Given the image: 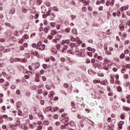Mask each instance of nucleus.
I'll return each instance as SVG.
<instances>
[{"label":"nucleus","mask_w":130,"mask_h":130,"mask_svg":"<svg viewBox=\"0 0 130 130\" xmlns=\"http://www.w3.org/2000/svg\"><path fill=\"white\" fill-rule=\"evenodd\" d=\"M29 127L30 128H31L32 129H34L35 126H34V125H33V124H29Z\"/></svg>","instance_id":"26"},{"label":"nucleus","mask_w":130,"mask_h":130,"mask_svg":"<svg viewBox=\"0 0 130 130\" xmlns=\"http://www.w3.org/2000/svg\"><path fill=\"white\" fill-rule=\"evenodd\" d=\"M53 10L55 11V12H58L59 11V9H58L57 8V7H53Z\"/></svg>","instance_id":"23"},{"label":"nucleus","mask_w":130,"mask_h":130,"mask_svg":"<svg viewBox=\"0 0 130 130\" xmlns=\"http://www.w3.org/2000/svg\"><path fill=\"white\" fill-rule=\"evenodd\" d=\"M49 30V29L47 27L44 28V31L45 32V33H48Z\"/></svg>","instance_id":"42"},{"label":"nucleus","mask_w":130,"mask_h":130,"mask_svg":"<svg viewBox=\"0 0 130 130\" xmlns=\"http://www.w3.org/2000/svg\"><path fill=\"white\" fill-rule=\"evenodd\" d=\"M16 94L17 95H20V94H21V91H20V90L18 89L16 90Z\"/></svg>","instance_id":"50"},{"label":"nucleus","mask_w":130,"mask_h":130,"mask_svg":"<svg viewBox=\"0 0 130 130\" xmlns=\"http://www.w3.org/2000/svg\"><path fill=\"white\" fill-rule=\"evenodd\" d=\"M127 67L126 66H123L122 67V72L123 73H124V72H125V70H127Z\"/></svg>","instance_id":"22"},{"label":"nucleus","mask_w":130,"mask_h":130,"mask_svg":"<svg viewBox=\"0 0 130 130\" xmlns=\"http://www.w3.org/2000/svg\"><path fill=\"white\" fill-rule=\"evenodd\" d=\"M76 17L77 16L76 15H72L71 16V20H75V19H76Z\"/></svg>","instance_id":"36"},{"label":"nucleus","mask_w":130,"mask_h":130,"mask_svg":"<svg viewBox=\"0 0 130 130\" xmlns=\"http://www.w3.org/2000/svg\"><path fill=\"white\" fill-rule=\"evenodd\" d=\"M53 95H54V92L52 91V92H50L49 98H52V97H53Z\"/></svg>","instance_id":"29"},{"label":"nucleus","mask_w":130,"mask_h":130,"mask_svg":"<svg viewBox=\"0 0 130 130\" xmlns=\"http://www.w3.org/2000/svg\"><path fill=\"white\" fill-rule=\"evenodd\" d=\"M44 124L45 125H48V124H49V121H45L44 122Z\"/></svg>","instance_id":"39"},{"label":"nucleus","mask_w":130,"mask_h":130,"mask_svg":"<svg viewBox=\"0 0 130 130\" xmlns=\"http://www.w3.org/2000/svg\"><path fill=\"white\" fill-rule=\"evenodd\" d=\"M10 127L12 128V129H17V126L16 125H10Z\"/></svg>","instance_id":"24"},{"label":"nucleus","mask_w":130,"mask_h":130,"mask_svg":"<svg viewBox=\"0 0 130 130\" xmlns=\"http://www.w3.org/2000/svg\"><path fill=\"white\" fill-rule=\"evenodd\" d=\"M117 91L118 92H121V91H122V88H121V87L120 86H118L117 88Z\"/></svg>","instance_id":"34"},{"label":"nucleus","mask_w":130,"mask_h":130,"mask_svg":"<svg viewBox=\"0 0 130 130\" xmlns=\"http://www.w3.org/2000/svg\"><path fill=\"white\" fill-rule=\"evenodd\" d=\"M15 59H16L15 60H16V61H21V60H22V59L19 58H16Z\"/></svg>","instance_id":"62"},{"label":"nucleus","mask_w":130,"mask_h":130,"mask_svg":"<svg viewBox=\"0 0 130 130\" xmlns=\"http://www.w3.org/2000/svg\"><path fill=\"white\" fill-rule=\"evenodd\" d=\"M125 55H124V54H123V53H122L121 55H120V58H123L124 57H125Z\"/></svg>","instance_id":"53"},{"label":"nucleus","mask_w":130,"mask_h":130,"mask_svg":"<svg viewBox=\"0 0 130 130\" xmlns=\"http://www.w3.org/2000/svg\"><path fill=\"white\" fill-rule=\"evenodd\" d=\"M50 24H51V25L52 26V27H55V25H56L55 23L51 22Z\"/></svg>","instance_id":"60"},{"label":"nucleus","mask_w":130,"mask_h":130,"mask_svg":"<svg viewBox=\"0 0 130 130\" xmlns=\"http://www.w3.org/2000/svg\"><path fill=\"white\" fill-rule=\"evenodd\" d=\"M104 50L105 51L108 50V48L107 47V44H105L104 45Z\"/></svg>","instance_id":"31"},{"label":"nucleus","mask_w":130,"mask_h":130,"mask_svg":"<svg viewBox=\"0 0 130 130\" xmlns=\"http://www.w3.org/2000/svg\"><path fill=\"white\" fill-rule=\"evenodd\" d=\"M38 117H39V118L41 119V120H43L44 117H43V115H42V114L39 113L38 115Z\"/></svg>","instance_id":"17"},{"label":"nucleus","mask_w":130,"mask_h":130,"mask_svg":"<svg viewBox=\"0 0 130 130\" xmlns=\"http://www.w3.org/2000/svg\"><path fill=\"white\" fill-rule=\"evenodd\" d=\"M46 88L47 90H50L51 89L50 86L48 84L46 85Z\"/></svg>","instance_id":"48"},{"label":"nucleus","mask_w":130,"mask_h":130,"mask_svg":"<svg viewBox=\"0 0 130 130\" xmlns=\"http://www.w3.org/2000/svg\"><path fill=\"white\" fill-rule=\"evenodd\" d=\"M32 47L36 48H38L40 45V42H39L38 44L33 43L32 44Z\"/></svg>","instance_id":"9"},{"label":"nucleus","mask_w":130,"mask_h":130,"mask_svg":"<svg viewBox=\"0 0 130 130\" xmlns=\"http://www.w3.org/2000/svg\"><path fill=\"white\" fill-rule=\"evenodd\" d=\"M18 115L19 116H22V111H21V110H19L18 112Z\"/></svg>","instance_id":"54"},{"label":"nucleus","mask_w":130,"mask_h":130,"mask_svg":"<svg viewBox=\"0 0 130 130\" xmlns=\"http://www.w3.org/2000/svg\"><path fill=\"white\" fill-rule=\"evenodd\" d=\"M71 31V27H67L65 29V32H67V33H70Z\"/></svg>","instance_id":"21"},{"label":"nucleus","mask_w":130,"mask_h":130,"mask_svg":"<svg viewBox=\"0 0 130 130\" xmlns=\"http://www.w3.org/2000/svg\"><path fill=\"white\" fill-rule=\"evenodd\" d=\"M115 1V0H108V1L107 2L106 4L107 7H109V6H111V7H112V6L114 5Z\"/></svg>","instance_id":"3"},{"label":"nucleus","mask_w":130,"mask_h":130,"mask_svg":"<svg viewBox=\"0 0 130 130\" xmlns=\"http://www.w3.org/2000/svg\"><path fill=\"white\" fill-rule=\"evenodd\" d=\"M27 61H28V60L26 58H24L23 59H21V62L26 63V62H27Z\"/></svg>","instance_id":"20"},{"label":"nucleus","mask_w":130,"mask_h":130,"mask_svg":"<svg viewBox=\"0 0 130 130\" xmlns=\"http://www.w3.org/2000/svg\"><path fill=\"white\" fill-rule=\"evenodd\" d=\"M105 53L107 55H111L112 54V53L110 51H108V50H106Z\"/></svg>","instance_id":"15"},{"label":"nucleus","mask_w":130,"mask_h":130,"mask_svg":"<svg viewBox=\"0 0 130 130\" xmlns=\"http://www.w3.org/2000/svg\"><path fill=\"white\" fill-rule=\"evenodd\" d=\"M74 122L71 121L69 123H66V122H64V123H65L64 125H61L60 126V128L61 129H70V126L69 125H71V123H73Z\"/></svg>","instance_id":"1"},{"label":"nucleus","mask_w":130,"mask_h":130,"mask_svg":"<svg viewBox=\"0 0 130 130\" xmlns=\"http://www.w3.org/2000/svg\"><path fill=\"white\" fill-rule=\"evenodd\" d=\"M43 68L45 69V70H46L47 69V64H43Z\"/></svg>","instance_id":"43"},{"label":"nucleus","mask_w":130,"mask_h":130,"mask_svg":"<svg viewBox=\"0 0 130 130\" xmlns=\"http://www.w3.org/2000/svg\"><path fill=\"white\" fill-rule=\"evenodd\" d=\"M61 117L62 118H68V117L67 116V114L66 113H63L62 115H61Z\"/></svg>","instance_id":"27"},{"label":"nucleus","mask_w":130,"mask_h":130,"mask_svg":"<svg viewBox=\"0 0 130 130\" xmlns=\"http://www.w3.org/2000/svg\"><path fill=\"white\" fill-rule=\"evenodd\" d=\"M83 4H84L85 5H89V4H90V0H85L83 2Z\"/></svg>","instance_id":"25"},{"label":"nucleus","mask_w":130,"mask_h":130,"mask_svg":"<svg viewBox=\"0 0 130 130\" xmlns=\"http://www.w3.org/2000/svg\"><path fill=\"white\" fill-rule=\"evenodd\" d=\"M108 19H110L111 18V14H110V12L109 11L107 12Z\"/></svg>","instance_id":"35"},{"label":"nucleus","mask_w":130,"mask_h":130,"mask_svg":"<svg viewBox=\"0 0 130 130\" xmlns=\"http://www.w3.org/2000/svg\"><path fill=\"white\" fill-rule=\"evenodd\" d=\"M5 26H7V27H12V24H11V23H8V22H6L5 23Z\"/></svg>","instance_id":"33"},{"label":"nucleus","mask_w":130,"mask_h":130,"mask_svg":"<svg viewBox=\"0 0 130 130\" xmlns=\"http://www.w3.org/2000/svg\"><path fill=\"white\" fill-rule=\"evenodd\" d=\"M123 110H124L125 111H130V108L126 107H123Z\"/></svg>","instance_id":"16"},{"label":"nucleus","mask_w":130,"mask_h":130,"mask_svg":"<svg viewBox=\"0 0 130 130\" xmlns=\"http://www.w3.org/2000/svg\"><path fill=\"white\" fill-rule=\"evenodd\" d=\"M70 42H71V41H70V40H63L62 41V44H65V43H66V44H70Z\"/></svg>","instance_id":"10"},{"label":"nucleus","mask_w":130,"mask_h":130,"mask_svg":"<svg viewBox=\"0 0 130 130\" xmlns=\"http://www.w3.org/2000/svg\"><path fill=\"white\" fill-rule=\"evenodd\" d=\"M68 50V46L67 45H64L63 46L62 52L66 53V50Z\"/></svg>","instance_id":"13"},{"label":"nucleus","mask_w":130,"mask_h":130,"mask_svg":"<svg viewBox=\"0 0 130 130\" xmlns=\"http://www.w3.org/2000/svg\"><path fill=\"white\" fill-rule=\"evenodd\" d=\"M20 123H21V122H20L18 120L16 121V125L17 126H19V125H20Z\"/></svg>","instance_id":"44"},{"label":"nucleus","mask_w":130,"mask_h":130,"mask_svg":"<svg viewBox=\"0 0 130 130\" xmlns=\"http://www.w3.org/2000/svg\"><path fill=\"white\" fill-rule=\"evenodd\" d=\"M104 61L105 63H107L109 67H110V66H112V61H111L110 60H108L107 58H104Z\"/></svg>","instance_id":"5"},{"label":"nucleus","mask_w":130,"mask_h":130,"mask_svg":"<svg viewBox=\"0 0 130 130\" xmlns=\"http://www.w3.org/2000/svg\"><path fill=\"white\" fill-rule=\"evenodd\" d=\"M123 124H124V122L122 121H120V122L118 124V127L120 128V129H122V125H123Z\"/></svg>","instance_id":"11"},{"label":"nucleus","mask_w":130,"mask_h":130,"mask_svg":"<svg viewBox=\"0 0 130 130\" xmlns=\"http://www.w3.org/2000/svg\"><path fill=\"white\" fill-rule=\"evenodd\" d=\"M46 47V46H45V45L44 44L41 45V42H40V46L38 48L39 50H41V51H42L43 50H45Z\"/></svg>","instance_id":"4"},{"label":"nucleus","mask_w":130,"mask_h":130,"mask_svg":"<svg viewBox=\"0 0 130 130\" xmlns=\"http://www.w3.org/2000/svg\"><path fill=\"white\" fill-rule=\"evenodd\" d=\"M121 119H124V114H122L120 116Z\"/></svg>","instance_id":"52"},{"label":"nucleus","mask_w":130,"mask_h":130,"mask_svg":"<svg viewBox=\"0 0 130 130\" xmlns=\"http://www.w3.org/2000/svg\"><path fill=\"white\" fill-rule=\"evenodd\" d=\"M126 27H127V23H124V25H119L120 30L121 31H123V30H124V28H126Z\"/></svg>","instance_id":"7"},{"label":"nucleus","mask_w":130,"mask_h":130,"mask_svg":"<svg viewBox=\"0 0 130 130\" xmlns=\"http://www.w3.org/2000/svg\"><path fill=\"white\" fill-rule=\"evenodd\" d=\"M60 26H61V25L60 24H57L56 25V28L57 29V30H59V29H60Z\"/></svg>","instance_id":"49"},{"label":"nucleus","mask_w":130,"mask_h":130,"mask_svg":"<svg viewBox=\"0 0 130 130\" xmlns=\"http://www.w3.org/2000/svg\"><path fill=\"white\" fill-rule=\"evenodd\" d=\"M16 13V10L15 8H12L10 11V14H12V15H14Z\"/></svg>","instance_id":"19"},{"label":"nucleus","mask_w":130,"mask_h":130,"mask_svg":"<svg viewBox=\"0 0 130 130\" xmlns=\"http://www.w3.org/2000/svg\"><path fill=\"white\" fill-rule=\"evenodd\" d=\"M77 43H78L77 45H80V43H82V41L78 40L76 41Z\"/></svg>","instance_id":"46"},{"label":"nucleus","mask_w":130,"mask_h":130,"mask_svg":"<svg viewBox=\"0 0 130 130\" xmlns=\"http://www.w3.org/2000/svg\"><path fill=\"white\" fill-rule=\"evenodd\" d=\"M54 119H57V118H58V115H57V114L54 115Z\"/></svg>","instance_id":"57"},{"label":"nucleus","mask_w":130,"mask_h":130,"mask_svg":"<svg viewBox=\"0 0 130 130\" xmlns=\"http://www.w3.org/2000/svg\"><path fill=\"white\" fill-rule=\"evenodd\" d=\"M15 61L16 62V60H15V59L14 58H11L10 59L11 63H14L15 62Z\"/></svg>","instance_id":"32"},{"label":"nucleus","mask_w":130,"mask_h":130,"mask_svg":"<svg viewBox=\"0 0 130 130\" xmlns=\"http://www.w3.org/2000/svg\"><path fill=\"white\" fill-rule=\"evenodd\" d=\"M111 83H112V84H113V83H114V75H112L111 76Z\"/></svg>","instance_id":"18"},{"label":"nucleus","mask_w":130,"mask_h":130,"mask_svg":"<svg viewBox=\"0 0 130 130\" xmlns=\"http://www.w3.org/2000/svg\"><path fill=\"white\" fill-rule=\"evenodd\" d=\"M46 110L49 109V110H50L51 111H52V110H53V111L55 112V111H57V110H58L59 109V108H58V107H56V109H55L54 108H52V107H47L46 108Z\"/></svg>","instance_id":"6"},{"label":"nucleus","mask_w":130,"mask_h":130,"mask_svg":"<svg viewBox=\"0 0 130 130\" xmlns=\"http://www.w3.org/2000/svg\"><path fill=\"white\" fill-rule=\"evenodd\" d=\"M76 54L79 56H81V57L84 56V52H83V51L78 49L77 47H76Z\"/></svg>","instance_id":"2"},{"label":"nucleus","mask_w":130,"mask_h":130,"mask_svg":"<svg viewBox=\"0 0 130 130\" xmlns=\"http://www.w3.org/2000/svg\"><path fill=\"white\" fill-rule=\"evenodd\" d=\"M64 88H69V84L68 83H64Z\"/></svg>","instance_id":"61"},{"label":"nucleus","mask_w":130,"mask_h":130,"mask_svg":"<svg viewBox=\"0 0 130 130\" xmlns=\"http://www.w3.org/2000/svg\"><path fill=\"white\" fill-rule=\"evenodd\" d=\"M70 40L72 42H74L76 41V39H75L74 37H72V38H71Z\"/></svg>","instance_id":"45"},{"label":"nucleus","mask_w":130,"mask_h":130,"mask_svg":"<svg viewBox=\"0 0 130 130\" xmlns=\"http://www.w3.org/2000/svg\"><path fill=\"white\" fill-rule=\"evenodd\" d=\"M51 51L52 52V53L54 55L56 54V53H57V51L56 50V49L54 48H52L51 50Z\"/></svg>","instance_id":"12"},{"label":"nucleus","mask_w":130,"mask_h":130,"mask_svg":"<svg viewBox=\"0 0 130 130\" xmlns=\"http://www.w3.org/2000/svg\"><path fill=\"white\" fill-rule=\"evenodd\" d=\"M72 33L73 34H77V29H76L75 28L72 29Z\"/></svg>","instance_id":"38"},{"label":"nucleus","mask_w":130,"mask_h":130,"mask_svg":"<svg viewBox=\"0 0 130 130\" xmlns=\"http://www.w3.org/2000/svg\"><path fill=\"white\" fill-rule=\"evenodd\" d=\"M18 69L20 71H22V69H24V66H20V67H18Z\"/></svg>","instance_id":"51"},{"label":"nucleus","mask_w":130,"mask_h":130,"mask_svg":"<svg viewBox=\"0 0 130 130\" xmlns=\"http://www.w3.org/2000/svg\"><path fill=\"white\" fill-rule=\"evenodd\" d=\"M24 39H29V36L28 35H25L24 36Z\"/></svg>","instance_id":"47"},{"label":"nucleus","mask_w":130,"mask_h":130,"mask_svg":"<svg viewBox=\"0 0 130 130\" xmlns=\"http://www.w3.org/2000/svg\"><path fill=\"white\" fill-rule=\"evenodd\" d=\"M35 79L36 82H40V79L39 78V77H38V76H36Z\"/></svg>","instance_id":"40"},{"label":"nucleus","mask_w":130,"mask_h":130,"mask_svg":"<svg viewBox=\"0 0 130 130\" xmlns=\"http://www.w3.org/2000/svg\"><path fill=\"white\" fill-rule=\"evenodd\" d=\"M55 125L57 126L60 125V122L59 121H56L55 122Z\"/></svg>","instance_id":"55"},{"label":"nucleus","mask_w":130,"mask_h":130,"mask_svg":"<svg viewBox=\"0 0 130 130\" xmlns=\"http://www.w3.org/2000/svg\"><path fill=\"white\" fill-rule=\"evenodd\" d=\"M35 54H36V56H37V57H40V54H39V53L37 51L35 52Z\"/></svg>","instance_id":"37"},{"label":"nucleus","mask_w":130,"mask_h":130,"mask_svg":"<svg viewBox=\"0 0 130 130\" xmlns=\"http://www.w3.org/2000/svg\"><path fill=\"white\" fill-rule=\"evenodd\" d=\"M57 34V31L55 30H53L52 32V35L54 36V35Z\"/></svg>","instance_id":"28"},{"label":"nucleus","mask_w":130,"mask_h":130,"mask_svg":"<svg viewBox=\"0 0 130 130\" xmlns=\"http://www.w3.org/2000/svg\"><path fill=\"white\" fill-rule=\"evenodd\" d=\"M14 35H15V36H19L20 35V32H19L18 30H16L14 32Z\"/></svg>","instance_id":"30"},{"label":"nucleus","mask_w":130,"mask_h":130,"mask_svg":"<svg viewBox=\"0 0 130 130\" xmlns=\"http://www.w3.org/2000/svg\"><path fill=\"white\" fill-rule=\"evenodd\" d=\"M2 117H3V118L7 119V118H8V115H4L2 116Z\"/></svg>","instance_id":"64"},{"label":"nucleus","mask_w":130,"mask_h":130,"mask_svg":"<svg viewBox=\"0 0 130 130\" xmlns=\"http://www.w3.org/2000/svg\"><path fill=\"white\" fill-rule=\"evenodd\" d=\"M40 73L41 74V75H44V70H41L40 71Z\"/></svg>","instance_id":"56"},{"label":"nucleus","mask_w":130,"mask_h":130,"mask_svg":"<svg viewBox=\"0 0 130 130\" xmlns=\"http://www.w3.org/2000/svg\"><path fill=\"white\" fill-rule=\"evenodd\" d=\"M38 93V94H42V93H43V90L42 89H39Z\"/></svg>","instance_id":"41"},{"label":"nucleus","mask_w":130,"mask_h":130,"mask_svg":"<svg viewBox=\"0 0 130 130\" xmlns=\"http://www.w3.org/2000/svg\"><path fill=\"white\" fill-rule=\"evenodd\" d=\"M25 95L27 96V97H29L30 96V92L29 91L26 92L25 93Z\"/></svg>","instance_id":"58"},{"label":"nucleus","mask_w":130,"mask_h":130,"mask_svg":"<svg viewBox=\"0 0 130 130\" xmlns=\"http://www.w3.org/2000/svg\"><path fill=\"white\" fill-rule=\"evenodd\" d=\"M128 9V5H127L126 7H123L121 8L120 10L121 11H126Z\"/></svg>","instance_id":"14"},{"label":"nucleus","mask_w":130,"mask_h":130,"mask_svg":"<svg viewBox=\"0 0 130 130\" xmlns=\"http://www.w3.org/2000/svg\"><path fill=\"white\" fill-rule=\"evenodd\" d=\"M108 67L107 66H105L103 67V70H105L106 71H108Z\"/></svg>","instance_id":"59"},{"label":"nucleus","mask_w":130,"mask_h":130,"mask_svg":"<svg viewBox=\"0 0 130 130\" xmlns=\"http://www.w3.org/2000/svg\"><path fill=\"white\" fill-rule=\"evenodd\" d=\"M69 45L71 47H77V46H80V45L76 44L75 43H71V42L69 43Z\"/></svg>","instance_id":"8"},{"label":"nucleus","mask_w":130,"mask_h":130,"mask_svg":"<svg viewBox=\"0 0 130 130\" xmlns=\"http://www.w3.org/2000/svg\"><path fill=\"white\" fill-rule=\"evenodd\" d=\"M0 41H1V42H5V41H6V39H4V38H3V39H1V40H0Z\"/></svg>","instance_id":"63"}]
</instances>
